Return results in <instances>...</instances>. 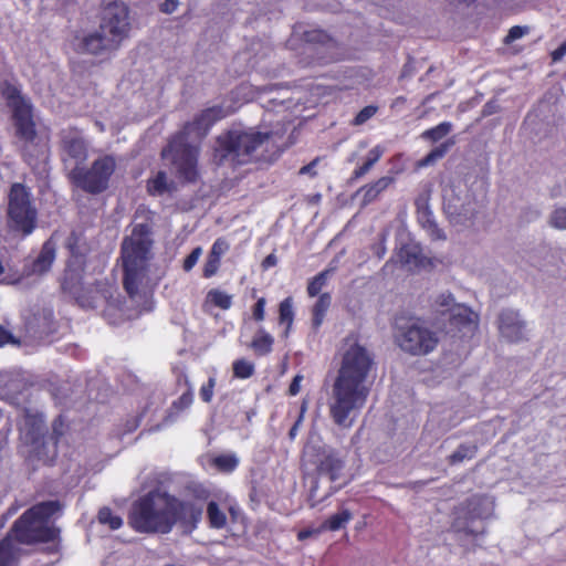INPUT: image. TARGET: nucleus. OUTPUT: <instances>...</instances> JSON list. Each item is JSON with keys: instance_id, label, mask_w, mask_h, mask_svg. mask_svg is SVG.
I'll use <instances>...</instances> for the list:
<instances>
[{"instance_id": "1", "label": "nucleus", "mask_w": 566, "mask_h": 566, "mask_svg": "<svg viewBox=\"0 0 566 566\" xmlns=\"http://www.w3.org/2000/svg\"><path fill=\"white\" fill-rule=\"evenodd\" d=\"M373 365V353L360 344L357 335H348L328 401L329 416L339 428H352L366 405L370 391L366 380Z\"/></svg>"}, {"instance_id": "2", "label": "nucleus", "mask_w": 566, "mask_h": 566, "mask_svg": "<svg viewBox=\"0 0 566 566\" xmlns=\"http://www.w3.org/2000/svg\"><path fill=\"white\" fill-rule=\"evenodd\" d=\"M151 228L147 223L134 226L130 235L120 244L123 286L130 297H135L148 272V261L153 245Z\"/></svg>"}, {"instance_id": "3", "label": "nucleus", "mask_w": 566, "mask_h": 566, "mask_svg": "<svg viewBox=\"0 0 566 566\" xmlns=\"http://www.w3.org/2000/svg\"><path fill=\"white\" fill-rule=\"evenodd\" d=\"M57 500L44 501L28 509L10 527L18 544L35 545L53 542L59 535L54 522L62 514Z\"/></svg>"}, {"instance_id": "4", "label": "nucleus", "mask_w": 566, "mask_h": 566, "mask_svg": "<svg viewBox=\"0 0 566 566\" xmlns=\"http://www.w3.org/2000/svg\"><path fill=\"white\" fill-rule=\"evenodd\" d=\"M66 416L59 415L52 423V434L44 436V419L41 415L25 412L20 427V440L28 448V459L51 465L57 457L60 439L69 431Z\"/></svg>"}, {"instance_id": "5", "label": "nucleus", "mask_w": 566, "mask_h": 566, "mask_svg": "<svg viewBox=\"0 0 566 566\" xmlns=\"http://www.w3.org/2000/svg\"><path fill=\"white\" fill-rule=\"evenodd\" d=\"M170 493L155 488L135 500L128 512V524L138 533H170Z\"/></svg>"}, {"instance_id": "6", "label": "nucleus", "mask_w": 566, "mask_h": 566, "mask_svg": "<svg viewBox=\"0 0 566 566\" xmlns=\"http://www.w3.org/2000/svg\"><path fill=\"white\" fill-rule=\"evenodd\" d=\"M272 136V133H261L254 129H231L218 136L213 158L218 165L230 163L234 166L245 165L258 157L255 153Z\"/></svg>"}, {"instance_id": "7", "label": "nucleus", "mask_w": 566, "mask_h": 566, "mask_svg": "<svg viewBox=\"0 0 566 566\" xmlns=\"http://www.w3.org/2000/svg\"><path fill=\"white\" fill-rule=\"evenodd\" d=\"M493 501L485 495H473L453 510L451 532L460 542L475 541L484 535V520L492 516Z\"/></svg>"}, {"instance_id": "8", "label": "nucleus", "mask_w": 566, "mask_h": 566, "mask_svg": "<svg viewBox=\"0 0 566 566\" xmlns=\"http://www.w3.org/2000/svg\"><path fill=\"white\" fill-rule=\"evenodd\" d=\"M394 339L402 352L411 356H426L439 344L438 333L419 318L396 322Z\"/></svg>"}, {"instance_id": "9", "label": "nucleus", "mask_w": 566, "mask_h": 566, "mask_svg": "<svg viewBox=\"0 0 566 566\" xmlns=\"http://www.w3.org/2000/svg\"><path fill=\"white\" fill-rule=\"evenodd\" d=\"M0 94L11 109L15 136L25 145L32 144L38 133L31 103L22 95L19 85L9 80L0 81Z\"/></svg>"}, {"instance_id": "10", "label": "nucleus", "mask_w": 566, "mask_h": 566, "mask_svg": "<svg viewBox=\"0 0 566 566\" xmlns=\"http://www.w3.org/2000/svg\"><path fill=\"white\" fill-rule=\"evenodd\" d=\"M442 198L443 211L452 224H464L478 212L475 196L463 178H453L443 188Z\"/></svg>"}, {"instance_id": "11", "label": "nucleus", "mask_w": 566, "mask_h": 566, "mask_svg": "<svg viewBox=\"0 0 566 566\" xmlns=\"http://www.w3.org/2000/svg\"><path fill=\"white\" fill-rule=\"evenodd\" d=\"M8 224L23 237L30 235L36 228L38 211L31 201L29 189L20 182L11 186L8 196Z\"/></svg>"}, {"instance_id": "12", "label": "nucleus", "mask_w": 566, "mask_h": 566, "mask_svg": "<svg viewBox=\"0 0 566 566\" xmlns=\"http://www.w3.org/2000/svg\"><path fill=\"white\" fill-rule=\"evenodd\" d=\"M303 463L314 467L315 474L327 476L331 483L336 482L345 468V460L335 448L323 444H310L303 450Z\"/></svg>"}, {"instance_id": "13", "label": "nucleus", "mask_w": 566, "mask_h": 566, "mask_svg": "<svg viewBox=\"0 0 566 566\" xmlns=\"http://www.w3.org/2000/svg\"><path fill=\"white\" fill-rule=\"evenodd\" d=\"M163 158L171 159L180 178L195 182L198 178V148L186 143L182 135H176L161 150Z\"/></svg>"}, {"instance_id": "14", "label": "nucleus", "mask_w": 566, "mask_h": 566, "mask_svg": "<svg viewBox=\"0 0 566 566\" xmlns=\"http://www.w3.org/2000/svg\"><path fill=\"white\" fill-rule=\"evenodd\" d=\"M115 168V159L104 156L97 158L88 169L73 170V181L85 192L98 195L108 188Z\"/></svg>"}, {"instance_id": "15", "label": "nucleus", "mask_w": 566, "mask_h": 566, "mask_svg": "<svg viewBox=\"0 0 566 566\" xmlns=\"http://www.w3.org/2000/svg\"><path fill=\"white\" fill-rule=\"evenodd\" d=\"M101 8L99 30L120 45L130 27L128 7L123 1L103 0Z\"/></svg>"}, {"instance_id": "16", "label": "nucleus", "mask_w": 566, "mask_h": 566, "mask_svg": "<svg viewBox=\"0 0 566 566\" xmlns=\"http://www.w3.org/2000/svg\"><path fill=\"white\" fill-rule=\"evenodd\" d=\"M203 505L193 501L181 500L176 495L170 499V532L179 525L185 533L193 532L202 518Z\"/></svg>"}, {"instance_id": "17", "label": "nucleus", "mask_w": 566, "mask_h": 566, "mask_svg": "<svg viewBox=\"0 0 566 566\" xmlns=\"http://www.w3.org/2000/svg\"><path fill=\"white\" fill-rule=\"evenodd\" d=\"M230 114L231 112L222 105L208 107L196 115L192 122L186 123L184 129L178 135H182L184 138H187L191 133L203 136L218 120L226 118Z\"/></svg>"}, {"instance_id": "18", "label": "nucleus", "mask_w": 566, "mask_h": 566, "mask_svg": "<svg viewBox=\"0 0 566 566\" xmlns=\"http://www.w3.org/2000/svg\"><path fill=\"white\" fill-rule=\"evenodd\" d=\"M497 327L500 335L509 343H518L526 338V323L515 310H502L497 317Z\"/></svg>"}, {"instance_id": "19", "label": "nucleus", "mask_w": 566, "mask_h": 566, "mask_svg": "<svg viewBox=\"0 0 566 566\" xmlns=\"http://www.w3.org/2000/svg\"><path fill=\"white\" fill-rule=\"evenodd\" d=\"M78 48L82 53L99 55L117 50L119 44L105 32L98 30L83 36Z\"/></svg>"}, {"instance_id": "20", "label": "nucleus", "mask_w": 566, "mask_h": 566, "mask_svg": "<svg viewBox=\"0 0 566 566\" xmlns=\"http://www.w3.org/2000/svg\"><path fill=\"white\" fill-rule=\"evenodd\" d=\"M323 476H318L317 474H313L310 476V486L307 494V503L310 507H315L328 497H331L334 493H336L339 488L335 486L334 483H328L327 486L322 488L321 479Z\"/></svg>"}, {"instance_id": "21", "label": "nucleus", "mask_w": 566, "mask_h": 566, "mask_svg": "<svg viewBox=\"0 0 566 566\" xmlns=\"http://www.w3.org/2000/svg\"><path fill=\"white\" fill-rule=\"evenodd\" d=\"M55 259V243L50 239L46 240L39 253L30 265V273L42 275L46 273Z\"/></svg>"}, {"instance_id": "22", "label": "nucleus", "mask_w": 566, "mask_h": 566, "mask_svg": "<svg viewBox=\"0 0 566 566\" xmlns=\"http://www.w3.org/2000/svg\"><path fill=\"white\" fill-rule=\"evenodd\" d=\"M398 259L402 265L409 266L410 270L424 268L427 262L420 245L416 243L403 244L398 252Z\"/></svg>"}, {"instance_id": "23", "label": "nucleus", "mask_w": 566, "mask_h": 566, "mask_svg": "<svg viewBox=\"0 0 566 566\" xmlns=\"http://www.w3.org/2000/svg\"><path fill=\"white\" fill-rule=\"evenodd\" d=\"M395 179L392 177H381L373 184L363 186L360 189H358L356 196L361 195V206L366 207L371 202L376 201L380 193L385 191L390 185H392Z\"/></svg>"}, {"instance_id": "24", "label": "nucleus", "mask_w": 566, "mask_h": 566, "mask_svg": "<svg viewBox=\"0 0 566 566\" xmlns=\"http://www.w3.org/2000/svg\"><path fill=\"white\" fill-rule=\"evenodd\" d=\"M20 555V548L17 545L15 536L11 530L0 539V566H13Z\"/></svg>"}, {"instance_id": "25", "label": "nucleus", "mask_w": 566, "mask_h": 566, "mask_svg": "<svg viewBox=\"0 0 566 566\" xmlns=\"http://www.w3.org/2000/svg\"><path fill=\"white\" fill-rule=\"evenodd\" d=\"M177 187L174 181H168L165 171H158L157 175L147 181V191L150 196H163L166 192L176 191Z\"/></svg>"}, {"instance_id": "26", "label": "nucleus", "mask_w": 566, "mask_h": 566, "mask_svg": "<svg viewBox=\"0 0 566 566\" xmlns=\"http://www.w3.org/2000/svg\"><path fill=\"white\" fill-rule=\"evenodd\" d=\"M421 227L427 230L432 240H446V233L439 228L431 210L417 213Z\"/></svg>"}, {"instance_id": "27", "label": "nucleus", "mask_w": 566, "mask_h": 566, "mask_svg": "<svg viewBox=\"0 0 566 566\" xmlns=\"http://www.w3.org/2000/svg\"><path fill=\"white\" fill-rule=\"evenodd\" d=\"M274 338L271 334L265 332L263 328H259L254 335L250 347L259 356H265L272 352Z\"/></svg>"}, {"instance_id": "28", "label": "nucleus", "mask_w": 566, "mask_h": 566, "mask_svg": "<svg viewBox=\"0 0 566 566\" xmlns=\"http://www.w3.org/2000/svg\"><path fill=\"white\" fill-rule=\"evenodd\" d=\"M192 402V395L190 391L182 394L176 401L172 402L171 407L167 411V415L158 426H166L175 421L181 411L187 409Z\"/></svg>"}, {"instance_id": "29", "label": "nucleus", "mask_w": 566, "mask_h": 566, "mask_svg": "<svg viewBox=\"0 0 566 566\" xmlns=\"http://www.w3.org/2000/svg\"><path fill=\"white\" fill-rule=\"evenodd\" d=\"M331 303H332V296L329 293H322L318 296V300L316 301V303L314 304L313 310H312V313H313L312 323H313L314 328L317 329L322 325L325 314L331 306Z\"/></svg>"}, {"instance_id": "30", "label": "nucleus", "mask_w": 566, "mask_h": 566, "mask_svg": "<svg viewBox=\"0 0 566 566\" xmlns=\"http://www.w3.org/2000/svg\"><path fill=\"white\" fill-rule=\"evenodd\" d=\"M455 144L454 138H449L441 143L439 146L431 149L420 161L419 166L424 167L434 164L437 160L443 158L450 148Z\"/></svg>"}, {"instance_id": "31", "label": "nucleus", "mask_w": 566, "mask_h": 566, "mask_svg": "<svg viewBox=\"0 0 566 566\" xmlns=\"http://www.w3.org/2000/svg\"><path fill=\"white\" fill-rule=\"evenodd\" d=\"M473 311L464 304L457 303L449 313L450 321L455 325H468L473 323Z\"/></svg>"}, {"instance_id": "32", "label": "nucleus", "mask_w": 566, "mask_h": 566, "mask_svg": "<svg viewBox=\"0 0 566 566\" xmlns=\"http://www.w3.org/2000/svg\"><path fill=\"white\" fill-rule=\"evenodd\" d=\"M353 514L349 510L344 509L338 513L331 515L323 524V527L328 531H338L352 520Z\"/></svg>"}, {"instance_id": "33", "label": "nucleus", "mask_w": 566, "mask_h": 566, "mask_svg": "<svg viewBox=\"0 0 566 566\" xmlns=\"http://www.w3.org/2000/svg\"><path fill=\"white\" fill-rule=\"evenodd\" d=\"M478 452L476 444H460L457 450L448 457V462L451 465L461 463L465 459H473Z\"/></svg>"}, {"instance_id": "34", "label": "nucleus", "mask_w": 566, "mask_h": 566, "mask_svg": "<svg viewBox=\"0 0 566 566\" xmlns=\"http://www.w3.org/2000/svg\"><path fill=\"white\" fill-rule=\"evenodd\" d=\"M279 319L281 324H286L283 336L287 337L294 319L293 302L291 297H286L280 303Z\"/></svg>"}, {"instance_id": "35", "label": "nucleus", "mask_w": 566, "mask_h": 566, "mask_svg": "<svg viewBox=\"0 0 566 566\" xmlns=\"http://www.w3.org/2000/svg\"><path fill=\"white\" fill-rule=\"evenodd\" d=\"M101 298L98 291L93 289H81L76 293V304L83 310H91L96 307L97 300Z\"/></svg>"}, {"instance_id": "36", "label": "nucleus", "mask_w": 566, "mask_h": 566, "mask_svg": "<svg viewBox=\"0 0 566 566\" xmlns=\"http://www.w3.org/2000/svg\"><path fill=\"white\" fill-rule=\"evenodd\" d=\"M452 128H453L452 123L442 122L439 125L424 130L421 134V138L424 140L437 143V142L441 140L442 138H444L452 130Z\"/></svg>"}, {"instance_id": "37", "label": "nucleus", "mask_w": 566, "mask_h": 566, "mask_svg": "<svg viewBox=\"0 0 566 566\" xmlns=\"http://www.w3.org/2000/svg\"><path fill=\"white\" fill-rule=\"evenodd\" d=\"M207 516L209 524L213 528H223L227 524V516L217 502L210 501L207 505Z\"/></svg>"}, {"instance_id": "38", "label": "nucleus", "mask_w": 566, "mask_h": 566, "mask_svg": "<svg viewBox=\"0 0 566 566\" xmlns=\"http://www.w3.org/2000/svg\"><path fill=\"white\" fill-rule=\"evenodd\" d=\"M213 467L223 473L234 471L239 464V459L233 453L220 454L212 460Z\"/></svg>"}, {"instance_id": "39", "label": "nucleus", "mask_w": 566, "mask_h": 566, "mask_svg": "<svg viewBox=\"0 0 566 566\" xmlns=\"http://www.w3.org/2000/svg\"><path fill=\"white\" fill-rule=\"evenodd\" d=\"M333 272L332 269H326L316 274L307 285V294L314 297L319 294L322 289L326 285L329 274Z\"/></svg>"}, {"instance_id": "40", "label": "nucleus", "mask_w": 566, "mask_h": 566, "mask_svg": "<svg viewBox=\"0 0 566 566\" xmlns=\"http://www.w3.org/2000/svg\"><path fill=\"white\" fill-rule=\"evenodd\" d=\"M98 522L108 525L111 530H118L123 525V520L119 515L113 513L109 507H102L97 514Z\"/></svg>"}, {"instance_id": "41", "label": "nucleus", "mask_w": 566, "mask_h": 566, "mask_svg": "<svg viewBox=\"0 0 566 566\" xmlns=\"http://www.w3.org/2000/svg\"><path fill=\"white\" fill-rule=\"evenodd\" d=\"M233 376L245 379L254 374V365L245 359H238L232 365Z\"/></svg>"}, {"instance_id": "42", "label": "nucleus", "mask_w": 566, "mask_h": 566, "mask_svg": "<svg viewBox=\"0 0 566 566\" xmlns=\"http://www.w3.org/2000/svg\"><path fill=\"white\" fill-rule=\"evenodd\" d=\"M548 224L558 230H566V207L555 208L548 217Z\"/></svg>"}, {"instance_id": "43", "label": "nucleus", "mask_w": 566, "mask_h": 566, "mask_svg": "<svg viewBox=\"0 0 566 566\" xmlns=\"http://www.w3.org/2000/svg\"><path fill=\"white\" fill-rule=\"evenodd\" d=\"M208 297L216 306L222 310H228L232 304L231 295L219 290H211L208 293Z\"/></svg>"}, {"instance_id": "44", "label": "nucleus", "mask_w": 566, "mask_h": 566, "mask_svg": "<svg viewBox=\"0 0 566 566\" xmlns=\"http://www.w3.org/2000/svg\"><path fill=\"white\" fill-rule=\"evenodd\" d=\"M434 304L437 306V310L441 314H449L452 310V307L457 304L453 295L451 293H441L437 296Z\"/></svg>"}, {"instance_id": "45", "label": "nucleus", "mask_w": 566, "mask_h": 566, "mask_svg": "<svg viewBox=\"0 0 566 566\" xmlns=\"http://www.w3.org/2000/svg\"><path fill=\"white\" fill-rule=\"evenodd\" d=\"M378 111V106L376 105H367L363 109H360L357 115L352 120L353 126L364 125L367 120H369L373 116L376 115Z\"/></svg>"}, {"instance_id": "46", "label": "nucleus", "mask_w": 566, "mask_h": 566, "mask_svg": "<svg viewBox=\"0 0 566 566\" xmlns=\"http://www.w3.org/2000/svg\"><path fill=\"white\" fill-rule=\"evenodd\" d=\"M430 199H431V189L429 187H424L418 193V196L415 200L417 213L431 210L430 209Z\"/></svg>"}, {"instance_id": "47", "label": "nucleus", "mask_w": 566, "mask_h": 566, "mask_svg": "<svg viewBox=\"0 0 566 566\" xmlns=\"http://www.w3.org/2000/svg\"><path fill=\"white\" fill-rule=\"evenodd\" d=\"M303 39L306 43H326L328 35L322 30H310L303 33Z\"/></svg>"}, {"instance_id": "48", "label": "nucleus", "mask_w": 566, "mask_h": 566, "mask_svg": "<svg viewBox=\"0 0 566 566\" xmlns=\"http://www.w3.org/2000/svg\"><path fill=\"white\" fill-rule=\"evenodd\" d=\"M528 32H530V28L526 27V25H524V27H522V25L512 27L509 30V33L506 34V36L504 38V43L505 44H511L514 41H516L517 39H521L522 36L526 35Z\"/></svg>"}, {"instance_id": "49", "label": "nucleus", "mask_w": 566, "mask_h": 566, "mask_svg": "<svg viewBox=\"0 0 566 566\" xmlns=\"http://www.w3.org/2000/svg\"><path fill=\"white\" fill-rule=\"evenodd\" d=\"M87 147L83 139L73 137V159L83 161L86 159Z\"/></svg>"}, {"instance_id": "50", "label": "nucleus", "mask_w": 566, "mask_h": 566, "mask_svg": "<svg viewBox=\"0 0 566 566\" xmlns=\"http://www.w3.org/2000/svg\"><path fill=\"white\" fill-rule=\"evenodd\" d=\"M229 250V243L223 239V238H219L217 239L212 247H211V250L209 252V255L213 256V258H217L219 260H221V256Z\"/></svg>"}, {"instance_id": "51", "label": "nucleus", "mask_w": 566, "mask_h": 566, "mask_svg": "<svg viewBox=\"0 0 566 566\" xmlns=\"http://www.w3.org/2000/svg\"><path fill=\"white\" fill-rule=\"evenodd\" d=\"M220 260L208 254L207 261L203 266V276L211 277L218 272Z\"/></svg>"}, {"instance_id": "52", "label": "nucleus", "mask_w": 566, "mask_h": 566, "mask_svg": "<svg viewBox=\"0 0 566 566\" xmlns=\"http://www.w3.org/2000/svg\"><path fill=\"white\" fill-rule=\"evenodd\" d=\"M216 385L214 378L210 377L208 382L205 384L200 389V397L205 402H210L213 396V388Z\"/></svg>"}, {"instance_id": "53", "label": "nucleus", "mask_w": 566, "mask_h": 566, "mask_svg": "<svg viewBox=\"0 0 566 566\" xmlns=\"http://www.w3.org/2000/svg\"><path fill=\"white\" fill-rule=\"evenodd\" d=\"M201 254V248H196L193 249L190 254L185 259L184 261V270L186 272L190 271L195 265L196 263L198 262V259Z\"/></svg>"}, {"instance_id": "54", "label": "nucleus", "mask_w": 566, "mask_h": 566, "mask_svg": "<svg viewBox=\"0 0 566 566\" xmlns=\"http://www.w3.org/2000/svg\"><path fill=\"white\" fill-rule=\"evenodd\" d=\"M265 298H259L253 306V318L258 322L264 319Z\"/></svg>"}, {"instance_id": "55", "label": "nucleus", "mask_w": 566, "mask_h": 566, "mask_svg": "<svg viewBox=\"0 0 566 566\" xmlns=\"http://www.w3.org/2000/svg\"><path fill=\"white\" fill-rule=\"evenodd\" d=\"M319 161V157L314 158L310 164L303 166L298 170V175H310L311 177H316L317 171L315 170V167L317 166Z\"/></svg>"}, {"instance_id": "56", "label": "nucleus", "mask_w": 566, "mask_h": 566, "mask_svg": "<svg viewBox=\"0 0 566 566\" xmlns=\"http://www.w3.org/2000/svg\"><path fill=\"white\" fill-rule=\"evenodd\" d=\"M500 111V105L495 99H491L482 108V116L488 117L493 114H496Z\"/></svg>"}, {"instance_id": "57", "label": "nucleus", "mask_w": 566, "mask_h": 566, "mask_svg": "<svg viewBox=\"0 0 566 566\" xmlns=\"http://www.w3.org/2000/svg\"><path fill=\"white\" fill-rule=\"evenodd\" d=\"M117 312H120L117 304L107 302V307L104 310V316L109 319L111 324H117L120 322V319H111L113 315H115Z\"/></svg>"}, {"instance_id": "58", "label": "nucleus", "mask_w": 566, "mask_h": 566, "mask_svg": "<svg viewBox=\"0 0 566 566\" xmlns=\"http://www.w3.org/2000/svg\"><path fill=\"white\" fill-rule=\"evenodd\" d=\"M385 241H386V234L385 233H381L380 234V240L378 243L374 244L373 245V252L374 254L378 258V259H381L385 254H386V245H385Z\"/></svg>"}, {"instance_id": "59", "label": "nucleus", "mask_w": 566, "mask_h": 566, "mask_svg": "<svg viewBox=\"0 0 566 566\" xmlns=\"http://www.w3.org/2000/svg\"><path fill=\"white\" fill-rule=\"evenodd\" d=\"M178 6H179V0H165L160 4L159 9L161 12H164L166 14H170L176 11Z\"/></svg>"}, {"instance_id": "60", "label": "nucleus", "mask_w": 566, "mask_h": 566, "mask_svg": "<svg viewBox=\"0 0 566 566\" xmlns=\"http://www.w3.org/2000/svg\"><path fill=\"white\" fill-rule=\"evenodd\" d=\"M381 155L382 149L379 146H376L368 151V157L366 161L370 163V165L374 166L380 159Z\"/></svg>"}, {"instance_id": "61", "label": "nucleus", "mask_w": 566, "mask_h": 566, "mask_svg": "<svg viewBox=\"0 0 566 566\" xmlns=\"http://www.w3.org/2000/svg\"><path fill=\"white\" fill-rule=\"evenodd\" d=\"M192 494L200 501H206L209 497V491L199 484L193 486Z\"/></svg>"}, {"instance_id": "62", "label": "nucleus", "mask_w": 566, "mask_h": 566, "mask_svg": "<svg viewBox=\"0 0 566 566\" xmlns=\"http://www.w3.org/2000/svg\"><path fill=\"white\" fill-rule=\"evenodd\" d=\"M371 167L373 166L370 165V163L365 161L364 165H361L360 167L355 169V171L353 174V178L354 179L361 178L363 176H365L371 169Z\"/></svg>"}, {"instance_id": "63", "label": "nucleus", "mask_w": 566, "mask_h": 566, "mask_svg": "<svg viewBox=\"0 0 566 566\" xmlns=\"http://www.w3.org/2000/svg\"><path fill=\"white\" fill-rule=\"evenodd\" d=\"M303 377L301 375H296L289 387V392L291 396H295L300 392V384Z\"/></svg>"}, {"instance_id": "64", "label": "nucleus", "mask_w": 566, "mask_h": 566, "mask_svg": "<svg viewBox=\"0 0 566 566\" xmlns=\"http://www.w3.org/2000/svg\"><path fill=\"white\" fill-rule=\"evenodd\" d=\"M566 54V40L552 53L553 61H560Z\"/></svg>"}]
</instances>
